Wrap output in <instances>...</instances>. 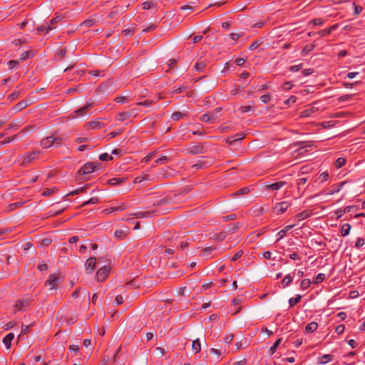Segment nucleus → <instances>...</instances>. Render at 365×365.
Listing matches in <instances>:
<instances>
[{
	"instance_id": "obj_61",
	"label": "nucleus",
	"mask_w": 365,
	"mask_h": 365,
	"mask_svg": "<svg viewBox=\"0 0 365 365\" xmlns=\"http://www.w3.org/2000/svg\"><path fill=\"white\" fill-rule=\"evenodd\" d=\"M320 36H329L331 33L329 30V29H322L317 33Z\"/></svg>"
},
{
	"instance_id": "obj_14",
	"label": "nucleus",
	"mask_w": 365,
	"mask_h": 365,
	"mask_svg": "<svg viewBox=\"0 0 365 365\" xmlns=\"http://www.w3.org/2000/svg\"><path fill=\"white\" fill-rule=\"evenodd\" d=\"M53 135L46 137L41 140V145L43 148H48L53 144V140H52Z\"/></svg>"
},
{
	"instance_id": "obj_18",
	"label": "nucleus",
	"mask_w": 365,
	"mask_h": 365,
	"mask_svg": "<svg viewBox=\"0 0 365 365\" xmlns=\"http://www.w3.org/2000/svg\"><path fill=\"white\" fill-rule=\"evenodd\" d=\"M295 226V225H287L284 227L283 230H280L278 233H277V236H278V238L277 240V242H279L280 240H282L284 236L286 235V233L290 230L291 229H292Z\"/></svg>"
},
{
	"instance_id": "obj_25",
	"label": "nucleus",
	"mask_w": 365,
	"mask_h": 365,
	"mask_svg": "<svg viewBox=\"0 0 365 365\" xmlns=\"http://www.w3.org/2000/svg\"><path fill=\"white\" fill-rule=\"evenodd\" d=\"M317 327L318 324L315 322H312L305 327V331L307 333H312L317 329Z\"/></svg>"
},
{
	"instance_id": "obj_35",
	"label": "nucleus",
	"mask_w": 365,
	"mask_h": 365,
	"mask_svg": "<svg viewBox=\"0 0 365 365\" xmlns=\"http://www.w3.org/2000/svg\"><path fill=\"white\" fill-rule=\"evenodd\" d=\"M282 342V338L278 339L274 344L269 348V353L272 355L276 351Z\"/></svg>"
},
{
	"instance_id": "obj_13",
	"label": "nucleus",
	"mask_w": 365,
	"mask_h": 365,
	"mask_svg": "<svg viewBox=\"0 0 365 365\" xmlns=\"http://www.w3.org/2000/svg\"><path fill=\"white\" fill-rule=\"evenodd\" d=\"M217 117L214 114L205 113L200 118V120L205 123H214Z\"/></svg>"
},
{
	"instance_id": "obj_42",
	"label": "nucleus",
	"mask_w": 365,
	"mask_h": 365,
	"mask_svg": "<svg viewBox=\"0 0 365 365\" xmlns=\"http://www.w3.org/2000/svg\"><path fill=\"white\" fill-rule=\"evenodd\" d=\"M98 202H99V199L97 197H93L90 198L88 200L84 202L81 205V207H84L86 205H91V204H97V203H98Z\"/></svg>"
},
{
	"instance_id": "obj_36",
	"label": "nucleus",
	"mask_w": 365,
	"mask_h": 365,
	"mask_svg": "<svg viewBox=\"0 0 365 365\" xmlns=\"http://www.w3.org/2000/svg\"><path fill=\"white\" fill-rule=\"evenodd\" d=\"M38 155V153L32 152L28 154L24 159V163H31Z\"/></svg>"
},
{
	"instance_id": "obj_46",
	"label": "nucleus",
	"mask_w": 365,
	"mask_h": 365,
	"mask_svg": "<svg viewBox=\"0 0 365 365\" xmlns=\"http://www.w3.org/2000/svg\"><path fill=\"white\" fill-rule=\"evenodd\" d=\"M207 167V163L203 160H198L195 164L192 165V168L196 169H200Z\"/></svg>"
},
{
	"instance_id": "obj_2",
	"label": "nucleus",
	"mask_w": 365,
	"mask_h": 365,
	"mask_svg": "<svg viewBox=\"0 0 365 365\" xmlns=\"http://www.w3.org/2000/svg\"><path fill=\"white\" fill-rule=\"evenodd\" d=\"M31 300L29 298L17 300L14 305V313L25 312L30 305Z\"/></svg>"
},
{
	"instance_id": "obj_39",
	"label": "nucleus",
	"mask_w": 365,
	"mask_h": 365,
	"mask_svg": "<svg viewBox=\"0 0 365 365\" xmlns=\"http://www.w3.org/2000/svg\"><path fill=\"white\" fill-rule=\"evenodd\" d=\"M87 188H88L87 185L78 187V188L76 189L75 190L71 192L68 195H78L80 193L85 192L86 191Z\"/></svg>"
},
{
	"instance_id": "obj_9",
	"label": "nucleus",
	"mask_w": 365,
	"mask_h": 365,
	"mask_svg": "<svg viewBox=\"0 0 365 365\" xmlns=\"http://www.w3.org/2000/svg\"><path fill=\"white\" fill-rule=\"evenodd\" d=\"M245 137V134L242 133H237L234 135H232L230 137H228L226 138L225 141L227 144L233 145L237 141H240L242 139H244Z\"/></svg>"
},
{
	"instance_id": "obj_37",
	"label": "nucleus",
	"mask_w": 365,
	"mask_h": 365,
	"mask_svg": "<svg viewBox=\"0 0 365 365\" xmlns=\"http://www.w3.org/2000/svg\"><path fill=\"white\" fill-rule=\"evenodd\" d=\"M293 282V277L291 274H287L282 279V284L284 287H287Z\"/></svg>"
},
{
	"instance_id": "obj_52",
	"label": "nucleus",
	"mask_w": 365,
	"mask_h": 365,
	"mask_svg": "<svg viewBox=\"0 0 365 365\" xmlns=\"http://www.w3.org/2000/svg\"><path fill=\"white\" fill-rule=\"evenodd\" d=\"M52 140H53V145H55V146L60 145L62 143V141H63V138H60L58 136L55 137L54 135H53Z\"/></svg>"
},
{
	"instance_id": "obj_50",
	"label": "nucleus",
	"mask_w": 365,
	"mask_h": 365,
	"mask_svg": "<svg viewBox=\"0 0 365 365\" xmlns=\"http://www.w3.org/2000/svg\"><path fill=\"white\" fill-rule=\"evenodd\" d=\"M168 161H169V158L165 155L161 156L159 158L155 160V163L158 164H164Z\"/></svg>"
},
{
	"instance_id": "obj_59",
	"label": "nucleus",
	"mask_w": 365,
	"mask_h": 365,
	"mask_svg": "<svg viewBox=\"0 0 365 365\" xmlns=\"http://www.w3.org/2000/svg\"><path fill=\"white\" fill-rule=\"evenodd\" d=\"M344 329H345V327L344 324H340V325H338L336 329H335V332L337 334H341L344 331Z\"/></svg>"
},
{
	"instance_id": "obj_44",
	"label": "nucleus",
	"mask_w": 365,
	"mask_h": 365,
	"mask_svg": "<svg viewBox=\"0 0 365 365\" xmlns=\"http://www.w3.org/2000/svg\"><path fill=\"white\" fill-rule=\"evenodd\" d=\"M185 115V113H182L181 112L177 111V112H174L172 114L171 118L173 120L177 121V120H179L181 118H182Z\"/></svg>"
},
{
	"instance_id": "obj_3",
	"label": "nucleus",
	"mask_w": 365,
	"mask_h": 365,
	"mask_svg": "<svg viewBox=\"0 0 365 365\" xmlns=\"http://www.w3.org/2000/svg\"><path fill=\"white\" fill-rule=\"evenodd\" d=\"M138 110L136 108H132L127 111H123L118 113V120L120 121H124L128 120L132 117H136L138 115Z\"/></svg>"
},
{
	"instance_id": "obj_7",
	"label": "nucleus",
	"mask_w": 365,
	"mask_h": 365,
	"mask_svg": "<svg viewBox=\"0 0 365 365\" xmlns=\"http://www.w3.org/2000/svg\"><path fill=\"white\" fill-rule=\"evenodd\" d=\"M290 205L291 204L289 202H280L274 205V210L277 215L282 214L284 212Z\"/></svg>"
},
{
	"instance_id": "obj_32",
	"label": "nucleus",
	"mask_w": 365,
	"mask_h": 365,
	"mask_svg": "<svg viewBox=\"0 0 365 365\" xmlns=\"http://www.w3.org/2000/svg\"><path fill=\"white\" fill-rule=\"evenodd\" d=\"M315 47V45L314 44H312V43H309V44H307L302 49V56H306L307 55L309 52H311L312 51H313V49Z\"/></svg>"
},
{
	"instance_id": "obj_49",
	"label": "nucleus",
	"mask_w": 365,
	"mask_h": 365,
	"mask_svg": "<svg viewBox=\"0 0 365 365\" xmlns=\"http://www.w3.org/2000/svg\"><path fill=\"white\" fill-rule=\"evenodd\" d=\"M99 159L102 161H107V160H112L113 159V158L111 155H108V153H105L100 155Z\"/></svg>"
},
{
	"instance_id": "obj_22",
	"label": "nucleus",
	"mask_w": 365,
	"mask_h": 365,
	"mask_svg": "<svg viewBox=\"0 0 365 365\" xmlns=\"http://www.w3.org/2000/svg\"><path fill=\"white\" fill-rule=\"evenodd\" d=\"M351 228V226L349 223H344V225H342V226L341 227V230H340L341 236H343V237L347 236L350 232Z\"/></svg>"
},
{
	"instance_id": "obj_57",
	"label": "nucleus",
	"mask_w": 365,
	"mask_h": 365,
	"mask_svg": "<svg viewBox=\"0 0 365 365\" xmlns=\"http://www.w3.org/2000/svg\"><path fill=\"white\" fill-rule=\"evenodd\" d=\"M143 9L144 10H148L154 6L153 2L145 1L142 4Z\"/></svg>"
},
{
	"instance_id": "obj_60",
	"label": "nucleus",
	"mask_w": 365,
	"mask_h": 365,
	"mask_svg": "<svg viewBox=\"0 0 365 365\" xmlns=\"http://www.w3.org/2000/svg\"><path fill=\"white\" fill-rule=\"evenodd\" d=\"M293 86V85L292 84V83L290 81H286L283 83V85L282 86V88L283 90H285V91H288L289 90L290 88H292Z\"/></svg>"
},
{
	"instance_id": "obj_20",
	"label": "nucleus",
	"mask_w": 365,
	"mask_h": 365,
	"mask_svg": "<svg viewBox=\"0 0 365 365\" xmlns=\"http://www.w3.org/2000/svg\"><path fill=\"white\" fill-rule=\"evenodd\" d=\"M286 184L285 182L279 181L267 186V190H278Z\"/></svg>"
},
{
	"instance_id": "obj_56",
	"label": "nucleus",
	"mask_w": 365,
	"mask_h": 365,
	"mask_svg": "<svg viewBox=\"0 0 365 365\" xmlns=\"http://www.w3.org/2000/svg\"><path fill=\"white\" fill-rule=\"evenodd\" d=\"M364 245V240L361 237H358L355 242V247L360 248Z\"/></svg>"
},
{
	"instance_id": "obj_27",
	"label": "nucleus",
	"mask_w": 365,
	"mask_h": 365,
	"mask_svg": "<svg viewBox=\"0 0 365 365\" xmlns=\"http://www.w3.org/2000/svg\"><path fill=\"white\" fill-rule=\"evenodd\" d=\"M88 128L97 129L103 127V123L100 121H91L87 123Z\"/></svg>"
},
{
	"instance_id": "obj_33",
	"label": "nucleus",
	"mask_w": 365,
	"mask_h": 365,
	"mask_svg": "<svg viewBox=\"0 0 365 365\" xmlns=\"http://www.w3.org/2000/svg\"><path fill=\"white\" fill-rule=\"evenodd\" d=\"M33 56H34V53L32 51H26L20 55L19 58L21 61H26V60L31 58Z\"/></svg>"
},
{
	"instance_id": "obj_45",
	"label": "nucleus",
	"mask_w": 365,
	"mask_h": 365,
	"mask_svg": "<svg viewBox=\"0 0 365 365\" xmlns=\"http://www.w3.org/2000/svg\"><path fill=\"white\" fill-rule=\"evenodd\" d=\"M150 212H148V211H147V212H135V213L133 214V215L135 218L145 217L150 216Z\"/></svg>"
},
{
	"instance_id": "obj_64",
	"label": "nucleus",
	"mask_w": 365,
	"mask_h": 365,
	"mask_svg": "<svg viewBox=\"0 0 365 365\" xmlns=\"http://www.w3.org/2000/svg\"><path fill=\"white\" fill-rule=\"evenodd\" d=\"M53 192H54V190H53L51 188H46L43 191L42 195L51 196Z\"/></svg>"
},
{
	"instance_id": "obj_6",
	"label": "nucleus",
	"mask_w": 365,
	"mask_h": 365,
	"mask_svg": "<svg viewBox=\"0 0 365 365\" xmlns=\"http://www.w3.org/2000/svg\"><path fill=\"white\" fill-rule=\"evenodd\" d=\"M93 106V103L87 102L86 105H84L83 107L76 110L73 113L72 115L73 118L76 116H83L86 113H87L90 109Z\"/></svg>"
},
{
	"instance_id": "obj_15",
	"label": "nucleus",
	"mask_w": 365,
	"mask_h": 365,
	"mask_svg": "<svg viewBox=\"0 0 365 365\" xmlns=\"http://www.w3.org/2000/svg\"><path fill=\"white\" fill-rule=\"evenodd\" d=\"M28 106H29L28 101L27 100H23V101H19L17 104H16L13 107L12 109L15 112H19L21 110L26 108Z\"/></svg>"
},
{
	"instance_id": "obj_8",
	"label": "nucleus",
	"mask_w": 365,
	"mask_h": 365,
	"mask_svg": "<svg viewBox=\"0 0 365 365\" xmlns=\"http://www.w3.org/2000/svg\"><path fill=\"white\" fill-rule=\"evenodd\" d=\"M97 259L95 257H90L85 263L86 270L91 273L96 269Z\"/></svg>"
},
{
	"instance_id": "obj_29",
	"label": "nucleus",
	"mask_w": 365,
	"mask_h": 365,
	"mask_svg": "<svg viewBox=\"0 0 365 365\" xmlns=\"http://www.w3.org/2000/svg\"><path fill=\"white\" fill-rule=\"evenodd\" d=\"M301 299H302V296L300 294L296 295L295 297L290 298L289 299V307H294L296 304H297L301 301Z\"/></svg>"
},
{
	"instance_id": "obj_10",
	"label": "nucleus",
	"mask_w": 365,
	"mask_h": 365,
	"mask_svg": "<svg viewBox=\"0 0 365 365\" xmlns=\"http://www.w3.org/2000/svg\"><path fill=\"white\" fill-rule=\"evenodd\" d=\"M354 209L358 210V207L354 205L346 206L343 210L338 209L335 211V215H336V219H339L343 216V214L348 213L351 212Z\"/></svg>"
},
{
	"instance_id": "obj_4",
	"label": "nucleus",
	"mask_w": 365,
	"mask_h": 365,
	"mask_svg": "<svg viewBox=\"0 0 365 365\" xmlns=\"http://www.w3.org/2000/svg\"><path fill=\"white\" fill-rule=\"evenodd\" d=\"M110 266L103 265L96 272V277L98 282L104 281L110 272Z\"/></svg>"
},
{
	"instance_id": "obj_11",
	"label": "nucleus",
	"mask_w": 365,
	"mask_h": 365,
	"mask_svg": "<svg viewBox=\"0 0 365 365\" xmlns=\"http://www.w3.org/2000/svg\"><path fill=\"white\" fill-rule=\"evenodd\" d=\"M294 147H299L298 150L302 153L307 151V148H312L313 145L306 141H297L293 143Z\"/></svg>"
},
{
	"instance_id": "obj_24",
	"label": "nucleus",
	"mask_w": 365,
	"mask_h": 365,
	"mask_svg": "<svg viewBox=\"0 0 365 365\" xmlns=\"http://www.w3.org/2000/svg\"><path fill=\"white\" fill-rule=\"evenodd\" d=\"M334 356L331 354H324L319 358L318 363L321 364H325L328 361L333 360Z\"/></svg>"
},
{
	"instance_id": "obj_40",
	"label": "nucleus",
	"mask_w": 365,
	"mask_h": 365,
	"mask_svg": "<svg viewBox=\"0 0 365 365\" xmlns=\"http://www.w3.org/2000/svg\"><path fill=\"white\" fill-rule=\"evenodd\" d=\"M114 235L116 238L122 240L127 235V232L123 230H117Z\"/></svg>"
},
{
	"instance_id": "obj_28",
	"label": "nucleus",
	"mask_w": 365,
	"mask_h": 365,
	"mask_svg": "<svg viewBox=\"0 0 365 365\" xmlns=\"http://www.w3.org/2000/svg\"><path fill=\"white\" fill-rule=\"evenodd\" d=\"M192 348V351L195 354H197L200 351L201 345H200V341L199 339H197L193 341Z\"/></svg>"
},
{
	"instance_id": "obj_17",
	"label": "nucleus",
	"mask_w": 365,
	"mask_h": 365,
	"mask_svg": "<svg viewBox=\"0 0 365 365\" xmlns=\"http://www.w3.org/2000/svg\"><path fill=\"white\" fill-rule=\"evenodd\" d=\"M14 338V334L13 333H9L4 336L3 339V343L4 344L6 348L7 349H10L11 345V341Z\"/></svg>"
},
{
	"instance_id": "obj_53",
	"label": "nucleus",
	"mask_w": 365,
	"mask_h": 365,
	"mask_svg": "<svg viewBox=\"0 0 365 365\" xmlns=\"http://www.w3.org/2000/svg\"><path fill=\"white\" fill-rule=\"evenodd\" d=\"M250 192V190L248 187H242L241 189H240L239 190H237L235 193H234L235 195H245V194H247Z\"/></svg>"
},
{
	"instance_id": "obj_62",
	"label": "nucleus",
	"mask_w": 365,
	"mask_h": 365,
	"mask_svg": "<svg viewBox=\"0 0 365 365\" xmlns=\"http://www.w3.org/2000/svg\"><path fill=\"white\" fill-rule=\"evenodd\" d=\"M243 255V251L242 250H240L238 251L237 252H236L232 257L231 259V261L232 262H235L236 261L237 259H238L240 257H242V255Z\"/></svg>"
},
{
	"instance_id": "obj_5",
	"label": "nucleus",
	"mask_w": 365,
	"mask_h": 365,
	"mask_svg": "<svg viewBox=\"0 0 365 365\" xmlns=\"http://www.w3.org/2000/svg\"><path fill=\"white\" fill-rule=\"evenodd\" d=\"M187 150L188 153L192 155H197L204 153L205 151V148L204 144L197 143L195 145L190 146Z\"/></svg>"
},
{
	"instance_id": "obj_30",
	"label": "nucleus",
	"mask_w": 365,
	"mask_h": 365,
	"mask_svg": "<svg viewBox=\"0 0 365 365\" xmlns=\"http://www.w3.org/2000/svg\"><path fill=\"white\" fill-rule=\"evenodd\" d=\"M96 24V19H87V20H85L84 21H83L81 24V26H85L86 28H90V27L95 26Z\"/></svg>"
},
{
	"instance_id": "obj_58",
	"label": "nucleus",
	"mask_w": 365,
	"mask_h": 365,
	"mask_svg": "<svg viewBox=\"0 0 365 365\" xmlns=\"http://www.w3.org/2000/svg\"><path fill=\"white\" fill-rule=\"evenodd\" d=\"M63 16L61 15H57L54 18H53L51 20H50V24L51 25L55 24L56 23L60 21L61 19H63Z\"/></svg>"
},
{
	"instance_id": "obj_55",
	"label": "nucleus",
	"mask_w": 365,
	"mask_h": 365,
	"mask_svg": "<svg viewBox=\"0 0 365 365\" xmlns=\"http://www.w3.org/2000/svg\"><path fill=\"white\" fill-rule=\"evenodd\" d=\"M353 6H354V15H359L363 11V7L361 6H357L355 2H353Z\"/></svg>"
},
{
	"instance_id": "obj_43",
	"label": "nucleus",
	"mask_w": 365,
	"mask_h": 365,
	"mask_svg": "<svg viewBox=\"0 0 365 365\" xmlns=\"http://www.w3.org/2000/svg\"><path fill=\"white\" fill-rule=\"evenodd\" d=\"M326 279V276L323 273H319L317 275L314 280H313V283L315 284H319L323 282Z\"/></svg>"
},
{
	"instance_id": "obj_48",
	"label": "nucleus",
	"mask_w": 365,
	"mask_h": 365,
	"mask_svg": "<svg viewBox=\"0 0 365 365\" xmlns=\"http://www.w3.org/2000/svg\"><path fill=\"white\" fill-rule=\"evenodd\" d=\"M154 103L155 102L153 100H146V101H144L138 102V103H136V105L137 106H150Z\"/></svg>"
},
{
	"instance_id": "obj_16",
	"label": "nucleus",
	"mask_w": 365,
	"mask_h": 365,
	"mask_svg": "<svg viewBox=\"0 0 365 365\" xmlns=\"http://www.w3.org/2000/svg\"><path fill=\"white\" fill-rule=\"evenodd\" d=\"M318 108H317L314 106H311L309 108H306L305 110H302L300 113V116L302 118L309 117L312 114L317 112Z\"/></svg>"
},
{
	"instance_id": "obj_38",
	"label": "nucleus",
	"mask_w": 365,
	"mask_h": 365,
	"mask_svg": "<svg viewBox=\"0 0 365 365\" xmlns=\"http://www.w3.org/2000/svg\"><path fill=\"white\" fill-rule=\"evenodd\" d=\"M310 285H311L310 279H304L302 280V282L300 283V289L305 290V289H308L310 287Z\"/></svg>"
},
{
	"instance_id": "obj_51",
	"label": "nucleus",
	"mask_w": 365,
	"mask_h": 365,
	"mask_svg": "<svg viewBox=\"0 0 365 365\" xmlns=\"http://www.w3.org/2000/svg\"><path fill=\"white\" fill-rule=\"evenodd\" d=\"M52 27L50 26V25H48V26H44V25H42L41 26H39L37 30L38 31H46V33H48L50 31L52 30Z\"/></svg>"
},
{
	"instance_id": "obj_23",
	"label": "nucleus",
	"mask_w": 365,
	"mask_h": 365,
	"mask_svg": "<svg viewBox=\"0 0 365 365\" xmlns=\"http://www.w3.org/2000/svg\"><path fill=\"white\" fill-rule=\"evenodd\" d=\"M344 184H345V182H342L339 184L333 185L331 187V190L327 192V194L332 195L335 192H338Z\"/></svg>"
},
{
	"instance_id": "obj_47",
	"label": "nucleus",
	"mask_w": 365,
	"mask_h": 365,
	"mask_svg": "<svg viewBox=\"0 0 365 365\" xmlns=\"http://www.w3.org/2000/svg\"><path fill=\"white\" fill-rule=\"evenodd\" d=\"M346 163V160L344 158H339L335 162V166L337 168L343 167Z\"/></svg>"
},
{
	"instance_id": "obj_1",
	"label": "nucleus",
	"mask_w": 365,
	"mask_h": 365,
	"mask_svg": "<svg viewBox=\"0 0 365 365\" xmlns=\"http://www.w3.org/2000/svg\"><path fill=\"white\" fill-rule=\"evenodd\" d=\"M101 163L99 162H89L85 163L78 170V173L81 175L90 174L96 171Z\"/></svg>"
},
{
	"instance_id": "obj_12",
	"label": "nucleus",
	"mask_w": 365,
	"mask_h": 365,
	"mask_svg": "<svg viewBox=\"0 0 365 365\" xmlns=\"http://www.w3.org/2000/svg\"><path fill=\"white\" fill-rule=\"evenodd\" d=\"M58 277L54 274H51L48 277V279L46 281V284L51 285V289H56L57 287V284L58 282Z\"/></svg>"
},
{
	"instance_id": "obj_19",
	"label": "nucleus",
	"mask_w": 365,
	"mask_h": 365,
	"mask_svg": "<svg viewBox=\"0 0 365 365\" xmlns=\"http://www.w3.org/2000/svg\"><path fill=\"white\" fill-rule=\"evenodd\" d=\"M207 66V63L205 60H201L200 58L197 60L195 65V69L197 72H202L205 66Z\"/></svg>"
},
{
	"instance_id": "obj_31",
	"label": "nucleus",
	"mask_w": 365,
	"mask_h": 365,
	"mask_svg": "<svg viewBox=\"0 0 365 365\" xmlns=\"http://www.w3.org/2000/svg\"><path fill=\"white\" fill-rule=\"evenodd\" d=\"M239 228H240V225H239L238 222L237 223H232V224L228 225L226 232H227H227L234 233L237 230H238Z\"/></svg>"
},
{
	"instance_id": "obj_63",
	"label": "nucleus",
	"mask_w": 365,
	"mask_h": 365,
	"mask_svg": "<svg viewBox=\"0 0 365 365\" xmlns=\"http://www.w3.org/2000/svg\"><path fill=\"white\" fill-rule=\"evenodd\" d=\"M262 43V41H255L251 43V45L249 47L250 50H255L256 49L260 44Z\"/></svg>"
},
{
	"instance_id": "obj_34",
	"label": "nucleus",
	"mask_w": 365,
	"mask_h": 365,
	"mask_svg": "<svg viewBox=\"0 0 365 365\" xmlns=\"http://www.w3.org/2000/svg\"><path fill=\"white\" fill-rule=\"evenodd\" d=\"M227 237V232L222 231L219 233L215 234L213 239L217 241H223Z\"/></svg>"
},
{
	"instance_id": "obj_26",
	"label": "nucleus",
	"mask_w": 365,
	"mask_h": 365,
	"mask_svg": "<svg viewBox=\"0 0 365 365\" xmlns=\"http://www.w3.org/2000/svg\"><path fill=\"white\" fill-rule=\"evenodd\" d=\"M126 180L125 178H115L108 180V184L110 185H117L123 182Z\"/></svg>"
},
{
	"instance_id": "obj_41",
	"label": "nucleus",
	"mask_w": 365,
	"mask_h": 365,
	"mask_svg": "<svg viewBox=\"0 0 365 365\" xmlns=\"http://www.w3.org/2000/svg\"><path fill=\"white\" fill-rule=\"evenodd\" d=\"M21 94V91H14L10 95L8 96V100L10 101H13L17 99Z\"/></svg>"
},
{
	"instance_id": "obj_21",
	"label": "nucleus",
	"mask_w": 365,
	"mask_h": 365,
	"mask_svg": "<svg viewBox=\"0 0 365 365\" xmlns=\"http://www.w3.org/2000/svg\"><path fill=\"white\" fill-rule=\"evenodd\" d=\"M312 215V212L309 210H304L295 215V219L298 221L309 217Z\"/></svg>"
},
{
	"instance_id": "obj_54",
	"label": "nucleus",
	"mask_w": 365,
	"mask_h": 365,
	"mask_svg": "<svg viewBox=\"0 0 365 365\" xmlns=\"http://www.w3.org/2000/svg\"><path fill=\"white\" fill-rule=\"evenodd\" d=\"M19 65V61H16V60H10L8 62V66H9V69H13L15 67L18 66Z\"/></svg>"
}]
</instances>
